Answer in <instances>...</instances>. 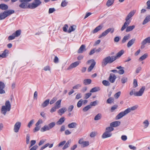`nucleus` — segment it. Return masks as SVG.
<instances>
[{"instance_id":"nucleus-20","label":"nucleus","mask_w":150,"mask_h":150,"mask_svg":"<svg viewBox=\"0 0 150 150\" xmlns=\"http://www.w3.org/2000/svg\"><path fill=\"white\" fill-rule=\"evenodd\" d=\"M103 26L101 25H100L97 27L93 31V33H97L98 31L101 30Z\"/></svg>"},{"instance_id":"nucleus-45","label":"nucleus","mask_w":150,"mask_h":150,"mask_svg":"<svg viewBox=\"0 0 150 150\" xmlns=\"http://www.w3.org/2000/svg\"><path fill=\"white\" fill-rule=\"evenodd\" d=\"M102 83L103 85L105 86H110V83L108 81L106 80H103L102 82Z\"/></svg>"},{"instance_id":"nucleus-51","label":"nucleus","mask_w":150,"mask_h":150,"mask_svg":"<svg viewBox=\"0 0 150 150\" xmlns=\"http://www.w3.org/2000/svg\"><path fill=\"white\" fill-rule=\"evenodd\" d=\"M121 93V92L120 91H119L114 95V97L116 99H117L120 96Z\"/></svg>"},{"instance_id":"nucleus-26","label":"nucleus","mask_w":150,"mask_h":150,"mask_svg":"<svg viewBox=\"0 0 150 150\" xmlns=\"http://www.w3.org/2000/svg\"><path fill=\"white\" fill-rule=\"evenodd\" d=\"M77 125V124L76 122H73L69 124L68 127L70 128H75Z\"/></svg>"},{"instance_id":"nucleus-14","label":"nucleus","mask_w":150,"mask_h":150,"mask_svg":"<svg viewBox=\"0 0 150 150\" xmlns=\"http://www.w3.org/2000/svg\"><path fill=\"white\" fill-rule=\"evenodd\" d=\"M10 110V109L8 108L5 107V106H3L2 107L1 109V113L4 115H6V112L7 111H9Z\"/></svg>"},{"instance_id":"nucleus-54","label":"nucleus","mask_w":150,"mask_h":150,"mask_svg":"<svg viewBox=\"0 0 150 150\" xmlns=\"http://www.w3.org/2000/svg\"><path fill=\"white\" fill-rule=\"evenodd\" d=\"M6 52L7 50H5L0 55L1 57L2 58H5L7 56L6 54L7 53Z\"/></svg>"},{"instance_id":"nucleus-27","label":"nucleus","mask_w":150,"mask_h":150,"mask_svg":"<svg viewBox=\"0 0 150 150\" xmlns=\"http://www.w3.org/2000/svg\"><path fill=\"white\" fill-rule=\"evenodd\" d=\"M50 129L48 125H44L43 127L41 128L40 131L41 132H44L46 131L49 130Z\"/></svg>"},{"instance_id":"nucleus-2","label":"nucleus","mask_w":150,"mask_h":150,"mask_svg":"<svg viewBox=\"0 0 150 150\" xmlns=\"http://www.w3.org/2000/svg\"><path fill=\"white\" fill-rule=\"evenodd\" d=\"M116 60L114 56H108L104 58L102 62V66L103 67L106 66L108 64H111Z\"/></svg>"},{"instance_id":"nucleus-23","label":"nucleus","mask_w":150,"mask_h":150,"mask_svg":"<svg viewBox=\"0 0 150 150\" xmlns=\"http://www.w3.org/2000/svg\"><path fill=\"white\" fill-rule=\"evenodd\" d=\"M135 41V39L133 38L129 41L128 42L127 46L128 47H131L134 43Z\"/></svg>"},{"instance_id":"nucleus-48","label":"nucleus","mask_w":150,"mask_h":150,"mask_svg":"<svg viewBox=\"0 0 150 150\" xmlns=\"http://www.w3.org/2000/svg\"><path fill=\"white\" fill-rule=\"evenodd\" d=\"M83 100L82 99L80 100L77 103V107L78 108H80L81 107L82 105Z\"/></svg>"},{"instance_id":"nucleus-28","label":"nucleus","mask_w":150,"mask_h":150,"mask_svg":"<svg viewBox=\"0 0 150 150\" xmlns=\"http://www.w3.org/2000/svg\"><path fill=\"white\" fill-rule=\"evenodd\" d=\"M135 28L134 25H132V26H127L126 27V32H129Z\"/></svg>"},{"instance_id":"nucleus-49","label":"nucleus","mask_w":150,"mask_h":150,"mask_svg":"<svg viewBox=\"0 0 150 150\" xmlns=\"http://www.w3.org/2000/svg\"><path fill=\"white\" fill-rule=\"evenodd\" d=\"M121 82L122 83H125L127 81V78L125 77H122L121 79Z\"/></svg>"},{"instance_id":"nucleus-52","label":"nucleus","mask_w":150,"mask_h":150,"mask_svg":"<svg viewBox=\"0 0 150 150\" xmlns=\"http://www.w3.org/2000/svg\"><path fill=\"white\" fill-rule=\"evenodd\" d=\"M55 125V122H52L50 123L49 124V125H48V126H49V127L50 129H52V128L53 127H54V126Z\"/></svg>"},{"instance_id":"nucleus-30","label":"nucleus","mask_w":150,"mask_h":150,"mask_svg":"<svg viewBox=\"0 0 150 150\" xmlns=\"http://www.w3.org/2000/svg\"><path fill=\"white\" fill-rule=\"evenodd\" d=\"M65 120V118L64 117H62L56 123L57 125H61L64 122Z\"/></svg>"},{"instance_id":"nucleus-34","label":"nucleus","mask_w":150,"mask_h":150,"mask_svg":"<svg viewBox=\"0 0 150 150\" xmlns=\"http://www.w3.org/2000/svg\"><path fill=\"white\" fill-rule=\"evenodd\" d=\"M76 28V27L75 25H73V26H71L69 28V30L67 31V32L68 33H70L72 31H74L75 30Z\"/></svg>"},{"instance_id":"nucleus-13","label":"nucleus","mask_w":150,"mask_h":150,"mask_svg":"<svg viewBox=\"0 0 150 150\" xmlns=\"http://www.w3.org/2000/svg\"><path fill=\"white\" fill-rule=\"evenodd\" d=\"M80 63V62L79 61L75 62L71 64L68 68V69H71L73 68H74L78 66Z\"/></svg>"},{"instance_id":"nucleus-5","label":"nucleus","mask_w":150,"mask_h":150,"mask_svg":"<svg viewBox=\"0 0 150 150\" xmlns=\"http://www.w3.org/2000/svg\"><path fill=\"white\" fill-rule=\"evenodd\" d=\"M145 89V87L143 86L138 91L134 92V95L135 96H140L142 95Z\"/></svg>"},{"instance_id":"nucleus-53","label":"nucleus","mask_w":150,"mask_h":150,"mask_svg":"<svg viewBox=\"0 0 150 150\" xmlns=\"http://www.w3.org/2000/svg\"><path fill=\"white\" fill-rule=\"evenodd\" d=\"M15 37L14 34L13 33L12 35H10L8 37V39L9 40H12L14 39Z\"/></svg>"},{"instance_id":"nucleus-22","label":"nucleus","mask_w":150,"mask_h":150,"mask_svg":"<svg viewBox=\"0 0 150 150\" xmlns=\"http://www.w3.org/2000/svg\"><path fill=\"white\" fill-rule=\"evenodd\" d=\"M147 43H150V37L147 38L143 40L142 42V44L143 45H146Z\"/></svg>"},{"instance_id":"nucleus-16","label":"nucleus","mask_w":150,"mask_h":150,"mask_svg":"<svg viewBox=\"0 0 150 150\" xmlns=\"http://www.w3.org/2000/svg\"><path fill=\"white\" fill-rule=\"evenodd\" d=\"M86 50L85 46L84 45H82L79 48V49L78 51V53H81L83 52Z\"/></svg>"},{"instance_id":"nucleus-21","label":"nucleus","mask_w":150,"mask_h":150,"mask_svg":"<svg viewBox=\"0 0 150 150\" xmlns=\"http://www.w3.org/2000/svg\"><path fill=\"white\" fill-rule=\"evenodd\" d=\"M124 53V51L123 50H121L118 52L116 54V56H114V57H115L116 60L118 58L120 57Z\"/></svg>"},{"instance_id":"nucleus-57","label":"nucleus","mask_w":150,"mask_h":150,"mask_svg":"<svg viewBox=\"0 0 150 150\" xmlns=\"http://www.w3.org/2000/svg\"><path fill=\"white\" fill-rule=\"evenodd\" d=\"M30 139V135L29 134H27L26 135V143L27 144H28L29 143Z\"/></svg>"},{"instance_id":"nucleus-1","label":"nucleus","mask_w":150,"mask_h":150,"mask_svg":"<svg viewBox=\"0 0 150 150\" xmlns=\"http://www.w3.org/2000/svg\"><path fill=\"white\" fill-rule=\"evenodd\" d=\"M136 10H133L131 11L126 16L125 20V22L124 23V25L121 28V30L122 31L124 30L127 27L131 22V21L129 20L134 14L136 12Z\"/></svg>"},{"instance_id":"nucleus-24","label":"nucleus","mask_w":150,"mask_h":150,"mask_svg":"<svg viewBox=\"0 0 150 150\" xmlns=\"http://www.w3.org/2000/svg\"><path fill=\"white\" fill-rule=\"evenodd\" d=\"M150 21V15L147 16L145 18L142 23V24L144 25Z\"/></svg>"},{"instance_id":"nucleus-8","label":"nucleus","mask_w":150,"mask_h":150,"mask_svg":"<svg viewBox=\"0 0 150 150\" xmlns=\"http://www.w3.org/2000/svg\"><path fill=\"white\" fill-rule=\"evenodd\" d=\"M127 114V113L125 110L124 111L119 113L116 116V120L119 119Z\"/></svg>"},{"instance_id":"nucleus-7","label":"nucleus","mask_w":150,"mask_h":150,"mask_svg":"<svg viewBox=\"0 0 150 150\" xmlns=\"http://www.w3.org/2000/svg\"><path fill=\"white\" fill-rule=\"evenodd\" d=\"M87 62L88 63H91V64L90 67H88V72L91 71L94 68L95 65L96 64V62L93 59H91L87 61Z\"/></svg>"},{"instance_id":"nucleus-41","label":"nucleus","mask_w":150,"mask_h":150,"mask_svg":"<svg viewBox=\"0 0 150 150\" xmlns=\"http://www.w3.org/2000/svg\"><path fill=\"white\" fill-rule=\"evenodd\" d=\"M102 117V115L100 113H98L95 117L94 120H100Z\"/></svg>"},{"instance_id":"nucleus-40","label":"nucleus","mask_w":150,"mask_h":150,"mask_svg":"<svg viewBox=\"0 0 150 150\" xmlns=\"http://www.w3.org/2000/svg\"><path fill=\"white\" fill-rule=\"evenodd\" d=\"M99 102L97 100H96L93 102H91L89 105L91 107L92 106H95Z\"/></svg>"},{"instance_id":"nucleus-6","label":"nucleus","mask_w":150,"mask_h":150,"mask_svg":"<svg viewBox=\"0 0 150 150\" xmlns=\"http://www.w3.org/2000/svg\"><path fill=\"white\" fill-rule=\"evenodd\" d=\"M21 122H17L15 124L13 128V130L16 133L18 132L21 126Z\"/></svg>"},{"instance_id":"nucleus-10","label":"nucleus","mask_w":150,"mask_h":150,"mask_svg":"<svg viewBox=\"0 0 150 150\" xmlns=\"http://www.w3.org/2000/svg\"><path fill=\"white\" fill-rule=\"evenodd\" d=\"M116 79V76L115 74L113 73L110 74L109 80L111 83H113L114 82Z\"/></svg>"},{"instance_id":"nucleus-46","label":"nucleus","mask_w":150,"mask_h":150,"mask_svg":"<svg viewBox=\"0 0 150 150\" xmlns=\"http://www.w3.org/2000/svg\"><path fill=\"white\" fill-rule=\"evenodd\" d=\"M114 130V128L112 127H107L106 128V131L111 132L113 131Z\"/></svg>"},{"instance_id":"nucleus-63","label":"nucleus","mask_w":150,"mask_h":150,"mask_svg":"<svg viewBox=\"0 0 150 150\" xmlns=\"http://www.w3.org/2000/svg\"><path fill=\"white\" fill-rule=\"evenodd\" d=\"M43 122V121L41 119H39L38 121L35 124V125L36 126H38L39 124H40L42 123Z\"/></svg>"},{"instance_id":"nucleus-35","label":"nucleus","mask_w":150,"mask_h":150,"mask_svg":"<svg viewBox=\"0 0 150 150\" xmlns=\"http://www.w3.org/2000/svg\"><path fill=\"white\" fill-rule=\"evenodd\" d=\"M114 1V0H108L106 3V5L108 7L111 6L113 4Z\"/></svg>"},{"instance_id":"nucleus-9","label":"nucleus","mask_w":150,"mask_h":150,"mask_svg":"<svg viewBox=\"0 0 150 150\" xmlns=\"http://www.w3.org/2000/svg\"><path fill=\"white\" fill-rule=\"evenodd\" d=\"M79 143L81 144V146L85 147L89 145V142L88 141H83V139H81L79 141Z\"/></svg>"},{"instance_id":"nucleus-44","label":"nucleus","mask_w":150,"mask_h":150,"mask_svg":"<svg viewBox=\"0 0 150 150\" xmlns=\"http://www.w3.org/2000/svg\"><path fill=\"white\" fill-rule=\"evenodd\" d=\"M67 110V109L65 108H62L60 109L58 111V113H61L62 114H63Z\"/></svg>"},{"instance_id":"nucleus-17","label":"nucleus","mask_w":150,"mask_h":150,"mask_svg":"<svg viewBox=\"0 0 150 150\" xmlns=\"http://www.w3.org/2000/svg\"><path fill=\"white\" fill-rule=\"evenodd\" d=\"M19 7L22 8L24 9L27 8H28V6H27V3L25 2H23L20 4L19 5Z\"/></svg>"},{"instance_id":"nucleus-19","label":"nucleus","mask_w":150,"mask_h":150,"mask_svg":"<svg viewBox=\"0 0 150 150\" xmlns=\"http://www.w3.org/2000/svg\"><path fill=\"white\" fill-rule=\"evenodd\" d=\"M0 8L3 10H6L8 8V6L4 4H0Z\"/></svg>"},{"instance_id":"nucleus-3","label":"nucleus","mask_w":150,"mask_h":150,"mask_svg":"<svg viewBox=\"0 0 150 150\" xmlns=\"http://www.w3.org/2000/svg\"><path fill=\"white\" fill-rule=\"evenodd\" d=\"M14 13L15 11L13 10H9L1 13H0V20L5 19L7 17Z\"/></svg>"},{"instance_id":"nucleus-32","label":"nucleus","mask_w":150,"mask_h":150,"mask_svg":"<svg viewBox=\"0 0 150 150\" xmlns=\"http://www.w3.org/2000/svg\"><path fill=\"white\" fill-rule=\"evenodd\" d=\"M61 100H58L55 103L54 106L58 109L59 108L61 107Z\"/></svg>"},{"instance_id":"nucleus-33","label":"nucleus","mask_w":150,"mask_h":150,"mask_svg":"<svg viewBox=\"0 0 150 150\" xmlns=\"http://www.w3.org/2000/svg\"><path fill=\"white\" fill-rule=\"evenodd\" d=\"M100 89L99 87H95L92 88L90 91L91 92H95L99 91Z\"/></svg>"},{"instance_id":"nucleus-64","label":"nucleus","mask_w":150,"mask_h":150,"mask_svg":"<svg viewBox=\"0 0 150 150\" xmlns=\"http://www.w3.org/2000/svg\"><path fill=\"white\" fill-rule=\"evenodd\" d=\"M55 11V10L54 8H50L49 10L48 13H53L54 11Z\"/></svg>"},{"instance_id":"nucleus-43","label":"nucleus","mask_w":150,"mask_h":150,"mask_svg":"<svg viewBox=\"0 0 150 150\" xmlns=\"http://www.w3.org/2000/svg\"><path fill=\"white\" fill-rule=\"evenodd\" d=\"M91 108V107L89 105H88L84 107L83 109V111L84 112H86L89 109Z\"/></svg>"},{"instance_id":"nucleus-18","label":"nucleus","mask_w":150,"mask_h":150,"mask_svg":"<svg viewBox=\"0 0 150 150\" xmlns=\"http://www.w3.org/2000/svg\"><path fill=\"white\" fill-rule=\"evenodd\" d=\"M130 35L129 34H128L125 36L122 40V43H125L127 40L130 38Z\"/></svg>"},{"instance_id":"nucleus-12","label":"nucleus","mask_w":150,"mask_h":150,"mask_svg":"<svg viewBox=\"0 0 150 150\" xmlns=\"http://www.w3.org/2000/svg\"><path fill=\"white\" fill-rule=\"evenodd\" d=\"M5 87V85L4 83L1 82L0 81V93L3 94L5 93V91L3 89Z\"/></svg>"},{"instance_id":"nucleus-36","label":"nucleus","mask_w":150,"mask_h":150,"mask_svg":"<svg viewBox=\"0 0 150 150\" xmlns=\"http://www.w3.org/2000/svg\"><path fill=\"white\" fill-rule=\"evenodd\" d=\"M148 54L147 53L144 54V55H142L139 59V60L141 61L146 58L148 57Z\"/></svg>"},{"instance_id":"nucleus-4","label":"nucleus","mask_w":150,"mask_h":150,"mask_svg":"<svg viewBox=\"0 0 150 150\" xmlns=\"http://www.w3.org/2000/svg\"><path fill=\"white\" fill-rule=\"evenodd\" d=\"M114 31V29L113 28H109L107 30L103 32L99 36L98 38H101L103 37H105L106 35L108 33L110 32L111 33H112Z\"/></svg>"},{"instance_id":"nucleus-15","label":"nucleus","mask_w":150,"mask_h":150,"mask_svg":"<svg viewBox=\"0 0 150 150\" xmlns=\"http://www.w3.org/2000/svg\"><path fill=\"white\" fill-rule=\"evenodd\" d=\"M121 122L120 121H117L113 122H111L110 124V126L111 127H117L120 125Z\"/></svg>"},{"instance_id":"nucleus-56","label":"nucleus","mask_w":150,"mask_h":150,"mask_svg":"<svg viewBox=\"0 0 150 150\" xmlns=\"http://www.w3.org/2000/svg\"><path fill=\"white\" fill-rule=\"evenodd\" d=\"M133 87L134 88H136V87L137 86V81L136 79H134L133 80Z\"/></svg>"},{"instance_id":"nucleus-42","label":"nucleus","mask_w":150,"mask_h":150,"mask_svg":"<svg viewBox=\"0 0 150 150\" xmlns=\"http://www.w3.org/2000/svg\"><path fill=\"white\" fill-rule=\"evenodd\" d=\"M143 124L144 125V127L146 128L148 127L149 125V122L148 120H144L143 122Z\"/></svg>"},{"instance_id":"nucleus-25","label":"nucleus","mask_w":150,"mask_h":150,"mask_svg":"<svg viewBox=\"0 0 150 150\" xmlns=\"http://www.w3.org/2000/svg\"><path fill=\"white\" fill-rule=\"evenodd\" d=\"M137 108V107L136 106H134L131 108H127L126 110L127 114L129 113L132 111L134 110H136Z\"/></svg>"},{"instance_id":"nucleus-39","label":"nucleus","mask_w":150,"mask_h":150,"mask_svg":"<svg viewBox=\"0 0 150 150\" xmlns=\"http://www.w3.org/2000/svg\"><path fill=\"white\" fill-rule=\"evenodd\" d=\"M21 33V30H18L16 31L14 33H13L14 34V35L16 37H18L19 36Z\"/></svg>"},{"instance_id":"nucleus-58","label":"nucleus","mask_w":150,"mask_h":150,"mask_svg":"<svg viewBox=\"0 0 150 150\" xmlns=\"http://www.w3.org/2000/svg\"><path fill=\"white\" fill-rule=\"evenodd\" d=\"M91 93H86L85 94V98L86 99H88L91 95Z\"/></svg>"},{"instance_id":"nucleus-37","label":"nucleus","mask_w":150,"mask_h":150,"mask_svg":"<svg viewBox=\"0 0 150 150\" xmlns=\"http://www.w3.org/2000/svg\"><path fill=\"white\" fill-rule=\"evenodd\" d=\"M5 106L8 108L9 109L11 110V104L9 100H7L6 102L5 103Z\"/></svg>"},{"instance_id":"nucleus-62","label":"nucleus","mask_w":150,"mask_h":150,"mask_svg":"<svg viewBox=\"0 0 150 150\" xmlns=\"http://www.w3.org/2000/svg\"><path fill=\"white\" fill-rule=\"evenodd\" d=\"M97 134V132H92L90 134V136L91 137H93L95 136Z\"/></svg>"},{"instance_id":"nucleus-61","label":"nucleus","mask_w":150,"mask_h":150,"mask_svg":"<svg viewBox=\"0 0 150 150\" xmlns=\"http://www.w3.org/2000/svg\"><path fill=\"white\" fill-rule=\"evenodd\" d=\"M68 28V26L67 24H65L63 28V30L64 32H67V29Z\"/></svg>"},{"instance_id":"nucleus-38","label":"nucleus","mask_w":150,"mask_h":150,"mask_svg":"<svg viewBox=\"0 0 150 150\" xmlns=\"http://www.w3.org/2000/svg\"><path fill=\"white\" fill-rule=\"evenodd\" d=\"M71 142V141L70 139L69 140L63 147V149H65L69 147L70 146V143Z\"/></svg>"},{"instance_id":"nucleus-60","label":"nucleus","mask_w":150,"mask_h":150,"mask_svg":"<svg viewBox=\"0 0 150 150\" xmlns=\"http://www.w3.org/2000/svg\"><path fill=\"white\" fill-rule=\"evenodd\" d=\"M57 99L56 97H54L50 101V104H52L54 103L57 100Z\"/></svg>"},{"instance_id":"nucleus-55","label":"nucleus","mask_w":150,"mask_h":150,"mask_svg":"<svg viewBox=\"0 0 150 150\" xmlns=\"http://www.w3.org/2000/svg\"><path fill=\"white\" fill-rule=\"evenodd\" d=\"M114 101V99L112 98H110L107 100V103H111Z\"/></svg>"},{"instance_id":"nucleus-31","label":"nucleus","mask_w":150,"mask_h":150,"mask_svg":"<svg viewBox=\"0 0 150 150\" xmlns=\"http://www.w3.org/2000/svg\"><path fill=\"white\" fill-rule=\"evenodd\" d=\"M91 82V80L90 79H84L83 81V83L85 85L89 84Z\"/></svg>"},{"instance_id":"nucleus-29","label":"nucleus","mask_w":150,"mask_h":150,"mask_svg":"<svg viewBox=\"0 0 150 150\" xmlns=\"http://www.w3.org/2000/svg\"><path fill=\"white\" fill-rule=\"evenodd\" d=\"M50 100L49 99L46 100L41 105V106L42 108H45L49 104Z\"/></svg>"},{"instance_id":"nucleus-11","label":"nucleus","mask_w":150,"mask_h":150,"mask_svg":"<svg viewBox=\"0 0 150 150\" xmlns=\"http://www.w3.org/2000/svg\"><path fill=\"white\" fill-rule=\"evenodd\" d=\"M112 135V133L111 132H108L106 131L104 133L102 136V138L103 139H105L111 137Z\"/></svg>"},{"instance_id":"nucleus-59","label":"nucleus","mask_w":150,"mask_h":150,"mask_svg":"<svg viewBox=\"0 0 150 150\" xmlns=\"http://www.w3.org/2000/svg\"><path fill=\"white\" fill-rule=\"evenodd\" d=\"M81 84H77L75 86H74L73 87V88L74 89H79L80 87H81Z\"/></svg>"},{"instance_id":"nucleus-50","label":"nucleus","mask_w":150,"mask_h":150,"mask_svg":"<svg viewBox=\"0 0 150 150\" xmlns=\"http://www.w3.org/2000/svg\"><path fill=\"white\" fill-rule=\"evenodd\" d=\"M34 120L33 119L31 120L28 123V127L29 128H30L32 125L34 123Z\"/></svg>"},{"instance_id":"nucleus-47","label":"nucleus","mask_w":150,"mask_h":150,"mask_svg":"<svg viewBox=\"0 0 150 150\" xmlns=\"http://www.w3.org/2000/svg\"><path fill=\"white\" fill-rule=\"evenodd\" d=\"M68 4V2L66 0L62 1L61 4V6L62 7L66 6Z\"/></svg>"}]
</instances>
